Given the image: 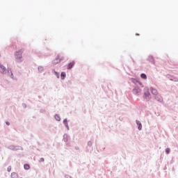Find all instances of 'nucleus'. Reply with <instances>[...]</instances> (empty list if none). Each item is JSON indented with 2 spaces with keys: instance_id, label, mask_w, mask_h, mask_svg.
<instances>
[{
  "instance_id": "f257e3e1",
  "label": "nucleus",
  "mask_w": 178,
  "mask_h": 178,
  "mask_svg": "<svg viewBox=\"0 0 178 178\" xmlns=\"http://www.w3.org/2000/svg\"><path fill=\"white\" fill-rule=\"evenodd\" d=\"M23 52H24V49H21L18 51L15 52V59L19 63L23 62Z\"/></svg>"
},
{
  "instance_id": "f03ea898",
  "label": "nucleus",
  "mask_w": 178,
  "mask_h": 178,
  "mask_svg": "<svg viewBox=\"0 0 178 178\" xmlns=\"http://www.w3.org/2000/svg\"><path fill=\"white\" fill-rule=\"evenodd\" d=\"M60 56L58 55L56 57V59L54 60L53 63L54 65H56L57 63H60Z\"/></svg>"
},
{
  "instance_id": "7ed1b4c3",
  "label": "nucleus",
  "mask_w": 178,
  "mask_h": 178,
  "mask_svg": "<svg viewBox=\"0 0 178 178\" xmlns=\"http://www.w3.org/2000/svg\"><path fill=\"white\" fill-rule=\"evenodd\" d=\"M151 92L153 95H158V90L154 88H151Z\"/></svg>"
},
{
  "instance_id": "20e7f679",
  "label": "nucleus",
  "mask_w": 178,
  "mask_h": 178,
  "mask_svg": "<svg viewBox=\"0 0 178 178\" xmlns=\"http://www.w3.org/2000/svg\"><path fill=\"white\" fill-rule=\"evenodd\" d=\"M136 124H138V130H141L143 129V124H141V122L139 120H136Z\"/></svg>"
},
{
  "instance_id": "39448f33",
  "label": "nucleus",
  "mask_w": 178,
  "mask_h": 178,
  "mask_svg": "<svg viewBox=\"0 0 178 178\" xmlns=\"http://www.w3.org/2000/svg\"><path fill=\"white\" fill-rule=\"evenodd\" d=\"M0 72L1 73H4L5 72H6V68L5 67V66L0 65Z\"/></svg>"
},
{
  "instance_id": "423d86ee",
  "label": "nucleus",
  "mask_w": 178,
  "mask_h": 178,
  "mask_svg": "<svg viewBox=\"0 0 178 178\" xmlns=\"http://www.w3.org/2000/svg\"><path fill=\"white\" fill-rule=\"evenodd\" d=\"M74 66V61H72L68 64L67 69H72Z\"/></svg>"
},
{
  "instance_id": "0eeeda50",
  "label": "nucleus",
  "mask_w": 178,
  "mask_h": 178,
  "mask_svg": "<svg viewBox=\"0 0 178 178\" xmlns=\"http://www.w3.org/2000/svg\"><path fill=\"white\" fill-rule=\"evenodd\" d=\"M150 95H151V94H149V92H146V93H145V98L146 99H149Z\"/></svg>"
},
{
  "instance_id": "6e6552de",
  "label": "nucleus",
  "mask_w": 178,
  "mask_h": 178,
  "mask_svg": "<svg viewBox=\"0 0 178 178\" xmlns=\"http://www.w3.org/2000/svg\"><path fill=\"white\" fill-rule=\"evenodd\" d=\"M63 123H64L65 126L67 127V129H69V124H67V119H65L63 120Z\"/></svg>"
},
{
  "instance_id": "1a4fd4ad",
  "label": "nucleus",
  "mask_w": 178,
  "mask_h": 178,
  "mask_svg": "<svg viewBox=\"0 0 178 178\" xmlns=\"http://www.w3.org/2000/svg\"><path fill=\"white\" fill-rule=\"evenodd\" d=\"M65 77H66V72H61L62 80H65Z\"/></svg>"
},
{
  "instance_id": "9d476101",
  "label": "nucleus",
  "mask_w": 178,
  "mask_h": 178,
  "mask_svg": "<svg viewBox=\"0 0 178 178\" xmlns=\"http://www.w3.org/2000/svg\"><path fill=\"white\" fill-rule=\"evenodd\" d=\"M141 79H144V80H147V75L145 74H141Z\"/></svg>"
},
{
  "instance_id": "9b49d317",
  "label": "nucleus",
  "mask_w": 178,
  "mask_h": 178,
  "mask_svg": "<svg viewBox=\"0 0 178 178\" xmlns=\"http://www.w3.org/2000/svg\"><path fill=\"white\" fill-rule=\"evenodd\" d=\"M11 177L12 178H17V174H16V172H13L11 174Z\"/></svg>"
},
{
  "instance_id": "f8f14e48",
  "label": "nucleus",
  "mask_w": 178,
  "mask_h": 178,
  "mask_svg": "<svg viewBox=\"0 0 178 178\" xmlns=\"http://www.w3.org/2000/svg\"><path fill=\"white\" fill-rule=\"evenodd\" d=\"M55 119L56 120H57L58 122H60V117L58 115H55Z\"/></svg>"
},
{
  "instance_id": "ddd939ff",
  "label": "nucleus",
  "mask_w": 178,
  "mask_h": 178,
  "mask_svg": "<svg viewBox=\"0 0 178 178\" xmlns=\"http://www.w3.org/2000/svg\"><path fill=\"white\" fill-rule=\"evenodd\" d=\"M24 168L26 169V170H29V169H30V165L29 164H25Z\"/></svg>"
},
{
  "instance_id": "4468645a",
  "label": "nucleus",
  "mask_w": 178,
  "mask_h": 178,
  "mask_svg": "<svg viewBox=\"0 0 178 178\" xmlns=\"http://www.w3.org/2000/svg\"><path fill=\"white\" fill-rule=\"evenodd\" d=\"M165 152H166V154H170V148H167V149H165Z\"/></svg>"
},
{
  "instance_id": "2eb2a0df",
  "label": "nucleus",
  "mask_w": 178,
  "mask_h": 178,
  "mask_svg": "<svg viewBox=\"0 0 178 178\" xmlns=\"http://www.w3.org/2000/svg\"><path fill=\"white\" fill-rule=\"evenodd\" d=\"M7 170H8V172H10V170H12V167H8L7 168Z\"/></svg>"
},
{
  "instance_id": "dca6fc26",
  "label": "nucleus",
  "mask_w": 178,
  "mask_h": 178,
  "mask_svg": "<svg viewBox=\"0 0 178 178\" xmlns=\"http://www.w3.org/2000/svg\"><path fill=\"white\" fill-rule=\"evenodd\" d=\"M44 158H41V159H40V162H44Z\"/></svg>"
},
{
  "instance_id": "f3484780",
  "label": "nucleus",
  "mask_w": 178,
  "mask_h": 178,
  "mask_svg": "<svg viewBox=\"0 0 178 178\" xmlns=\"http://www.w3.org/2000/svg\"><path fill=\"white\" fill-rule=\"evenodd\" d=\"M6 124H7L8 126H9V125L10 124V123L6 122Z\"/></svg>"
},
{
  "instance_id": "a211bd4d",
  "label": "nucleus",
  "mask_w": 178,
  "mask_h": 178,
  "mask_svg": "<svg viewBox=\"0 0 178 178\" xmlns=\"http://www.w3.org/2000/svg\"><path fill=\"white\" fill-rule=\"evenodd\" d=\"M39 69H40L41 70H42V67H39Z\"/></svg>"
},
{
  "instance_id": "6ab92c4d",
  "label": "nucleus",
  "mask_w": 178,
  "mask_h": 178,
  "mask_svg": "<svg viewBox=\"0 0 178 178\" xmlns=\"http://www.w3.org/2000/svg\"><path fill=\"white\" fill-rule=\"evenodd\" d=\"M136 35H140V34H138V33H136Z\"/></svg>"
},
{
  "instance_id": "aec40b11",
  "label": "nucleus",
  "mask_w": 178,
  "mask_h": 178,
  "mask_svg": "<svg viewBox=\"0 0 178 178\" xmlns=\"http://www.w3.org/2000/svg\"><path fill=\"white\" fill-rule=\"evenodd\" d=\"M13 76V74L11 73V76Z\"/></svg>"
},
{
  "instance_id": "412c9836",
  "label": "nucleus",
  "mask_w": 178,
  "mask_h": 178,
  "mask_svg": "<svg viewBox=\"0 0 178 178\" xmlns=\"http://www.w3.org/2000/svg\"><path fill=\"white\" fill-rule=\"evenodd\" d=\"M134 92H136V90H134Z\"/></svg>"
}]
</instances>
